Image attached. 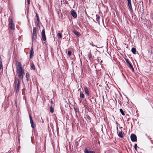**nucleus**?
Returning <instances> with one entry per match:
<instances>
[{"label":"nucleus","instance_id":"f257e3e1","mask_svg":"<svg viewBox=\"0 0 153 153\" xmlns=\"http://www.w3.org/2000/svg\"><path fill=\"white\" fill-rule=\"evenodd\" d=\"M20 82L19 79L16 78H15L14 83V88L15 89L16 93H18L19 92L20 88Z\"/></svg>","mask_w":153,"mask_h":153},{"label":"nucleus","instance_id":"f03ea898","mask_svg":"<svg viewBox=\"0 0 153 153\" xmlns=\"http://www.w3.org/2000/svg\"><path fill=\"white\" fill-rule=\"evenodd\" d=\"M33 34L32 36V41H36V39L37 38L36 27H33Z\"/></svg>","mask_w":153,"mask_h":153},{"label":"nucleus","instance_id":"7ed1b4c3","mask_svg":"<svg viewBox=\"0 0 153 153\" xmlns=\"http://www.w3.org/2000/svg\"><path fill=\"white\" fill-rule=\"evenodd\" d=\"M29 116L31 127L32 128L34 129L36 127V124L33 121L32 117L30 113L29 114Z\"/></svg>","mask_w":153,"mask_h":153},{"label":"nucleus","instance_id":"20e7f679","mask_svg":"<svg viewBox=\"0 0 153 153\" xmlns=\"http://www.w3.org/2000/svg\"><path fill=\"white\" fill-rule=\"evenodd\" d=\"M9 27L12 30H14L15 28V25H14L13 21V19H10V21H9Z\"/></svg>","mask_w":153,"mask_h":153},{"label":"nucleus","instance_id":"39448f33","mask_svg":"<svg viewBox=\"0 0 153 153\" xmlns=\"http://www.w3.org/2000/svg\"><path fill=\"white\" fill-rule=\"evenodd\" d=\"M131 139L132 141L136 142L137 141V137L136 135L134 134H132L130 136Z\"/></svg>","mask_w":153,"mask_h":153},{"label":"nucleus","instance_id":"423d86ee","mask_svg":"<svg viewBox=\"0 0 153 153\" xmlns=\"http://www.w3.org/2000/svg\"><path fill=\"white\" fill-rule=\"evenodd\" d=\"M42 35L43 40L44 41H45L46 40V38L45 33V30L44 28H43V29L42 30Z\"/></svg>","mask_w":153,"mask_h":153},{"label":"nucleus","instance_id":"0eeeda50","mask_svg":"<svg viewBox=\"0 0 153 153\" xmlns=\"http://www.w3.org/2000/svg\"><path fill=\"white\" fill-rule=\"evenodd\" d=\"M128 2V7L130 10L131 12H133V9L132 7L131 0H126Z\"/></svg>","mask_w":153,"mask_h":153},{"label":"nucleus","instance_id":"6e6552de","mask_svg":"<svg viewBox=\"0 0 153 153\" xmlns=\"http://www.w3.org/2000/svg\"><path fill=\"white\" fill-rule=\"evenodd\" d=\"M16 63L17 64V65H16L17 70L23 69L22 68L21 64V63L20 62H19L18 61H17V62H16Z\"/></svg>","mask_w":153,"mask_h":153},{"label":"nucleus","instance_id":"1a4fd4ad","mask_svg":"<svg viewBox=\"0 0 153 153\" xmlns=\"http://www.w3.org/2000/svg\"><path fill=\"white\" fill-rule=\"evenodd\" d=\"M84 90L86 94V96L88 97V98H90V95L89 94L88 88L87 87H85L84 88Z\"/></svg>","mask_w":153,"mask_h":153},{"label":"nucleus","instance_id":"9d476101","mask_svg":"<svg viewBox=\"0 0 153 153\" xmlns=\"http://www.w3.org/2000/svg\"><path fill=\"white\" fill-rule=\"evenodd\" d=\"M71 15L74 18H76L77 17V15L75 11L74 10H72L71 11Z\"/></svg>","mask_w":153,"mask_h":153},{"label":"nucleus","instance_id":"9b49d317","mask_svg":"<svg viewBox=\"0 0 153 153\" xmlns=\"http://www.w3.org/2000/svg\"><path fill=\"white\" fill-rule=\"evenodd\" d=\"M84 152L85 153H95L94 151L88 150L86 148L85 149Z\"/></svg>","mask_w":153,"mask_h":153},{"label":"nucleus","instance_id":"f8f14e48","mask_svg":"<svg viewBox=\"0 0 153 153\" xmlns=\"http://www.w3.org/2000/svg\"><path fill=\"white\" fill-rule=\"evenodd\" d=\"M34 54V51L32 47H31L30 54V58L31 59L32 58Z\"/></svg>","mask_w":153,"mask_h":153},{"label":"nucleus","instance_id":"ddd939ff","mask_svg":"<svg viewBox=\"0 0 153 153\" xmlns=\"http://www.w3.org/2000/svg\"><path fill=\"white\" fill-rule=\"evenodd\" d=\"M36 19L37 21V26L38 27H40V26L39 23V22L40 21L39 16L38 14H37V13L36 12Z\"/></svg>","mask_w":153,"mask_h":153},{"label":"nucleus","instance_id":"4468645a","mask_svg":"<svg viewBox=\"0 0 153 153\" xmlns=\"http://www.w3.org/2000/svg\"><path fill=\"white\" fill-rule=\"evenodd\" d=\"M143 7V3L142 1H141L139 2V4L138 6V8L139 9V8H140V9L141 8V7Z\"/></svg>","mask_w":153,"mask_h":153},{"label":"nucleus","instance_id":"2eb2a0df","mask_svg":"<svg viewBox=\"0 0 153 153\" xmlns=\"http://www.w3.org/2000/svg\"><path fill=\"white\" fill-rule=\"evenodd\" d=\"M74 106L73 107L74 111L76 113V115H77V113L78 112H79V109L78 108L76 107L75 106V105H74Z\"/></svg>","mask_w":153,"mask_h":153},{"label":"nucleus","instance_id":"dca6fc26","mask_svg":"<svg viewBox=\"0 0 153 153\" xmlns=\"http://www.w3.org/2000/svg\"><path fill=\"white\" fill-rule=\"evenodd\" d=\"M16 72L18 74L24 73L23 69L17 70Z\"/></svg>","mask_w":153,"mask_h":153},{"label":"nucleus","instance_id":"f3484780","mask_svg":"<svg viewBox=\"0 0 153 153\" xmlns=\"http://www.w3.org/2000/svg\"><path fill=\"white\" fill-rule=\"evenodd\" d=\"M131 51L132 53L134 54H136V49L134 48H131Z\"/></svg>","mask_w":153,"mask_h":153},{"label":"nucleus","instance_id":"a211bd4d","mask_svg":"<svg viewBox=\"0 0 153 153\" xmlns=\"http://www.w3.org/2000/svg\"><path fill=\"white\" fill-rule=\"evenodd\" d=\"M96 20L97 21V22L100 24V21L99 19H100V16L98 14L96 15Z\"/></svg>","mask_w":153,"mask_h":153},{"label":"nucleus","instance_id":"6ab92c4d","mask_svg":"<svg viewBox=\"0 0 153 153\" xmlns=\"http://www.w3.org/2000/svg\"><path fill=\"white\" fill-rule=\"evenodd\" d=\"M3 68L2 62L1 59V56L0 55V69H1Z\"/></svg>","mask_w":153,"mask_h":153},{"label":"nucleus","instance_id":"aec40b11","mask_svg":"<svg viewBox=\"0 0 153 153\" xmlns=\"http://www.w3.org/2000/svg\"><path fill=\"white\" fill-rule=\"evenodd\" d=\"M118 133V135L119 137H121V138L123 137V131H121V132H119V133Z\"/></svg>","mask_w":153,"mask_h":153},{"label":"nucleus","instance_id":"412c9836","mask_svg":"<svg viewBox=\"0 0 153 153\" xmlns=\"http://www.w3.org/2000/svg\"><path fill=\"white\" fill-rule=\"evenodd\" d=\"M127 65L133 71H134V68L132 66V65L130 63L129 64H128Z\"/></svg>","mask_w":153,"mask_h":153},{"label":"nucleus","instance_id":"4be33fe9","mask_svg":"<svg viewBox=\"0 0 153 153\" xmlns=\"http://www.w3.org/2000/svg\"><path fill=\"white\" fill-rule=\"evenodd\" d=\"M127 65L133 71H134V68L132 66V65L130 63L129 64H128Z\"/></svg>","mask_w":153,"mask_h":153},{"label":"nucleus","instance_id":"5701e85b","mask_svg":"<svg viewBox=\"0 0 153 153\" xmlns=\"http://www.w3.org/2000/svg\"><path fill=\"white\" fill-rule=\"evenodd\" d=\"M24 73H20L18 74V76L21 79H22L23 77V74Z\"/></svg>","mask_w":153,"mask_h":153},{"label":"nucleus","instance_id":"b1692460","mask_svg":"<svg viewBox=\"0 0 153 153\" xmlns=\"http://www.w3.org/2000/svg\"><path fill=\"white\" fill-rule=\"evenodd\" d=\"M73 32L77 36H80V34L76 30L74 31Z\"/></svg>","mask_w":153,"mask_h":153},{"label":"nucleus","instance_id":"393cba45","mask_svg":"<svg viewBox=\"0 0 153 153\" xmlns=\"http://www.w3.org/2000/svg\"><path fill=\"white\" fill-rule=\"evenodd\" d=\"M88 57L89 58V59L90 60H91L92 58V55L91 52V50L90 51V52L88 53Z\"/></svg>","mask_w":153,"mask_h":153},{"label":"nucleus","instance_id":"a878e982","mask_svg":"<svg viewBox=\"0 0 153 153\" xmlns=\"http://www.w3.org/2000/svg\"><path fill=\"white\" fill-rule=\"evenodd\" d=\"M57 36H58V39H61L62 37V34L60 33H58Z\"/></svg>","mask_w":153,"mask_h":153},{"label":"nucleus","instance_id":"bb28decb","mask_svg":"<svg viewBox=\"0 0 153 153\" xmlns=\"http://www.w3.org/2000/svg\"><path fill=\"white\" fill-rule=\"evenodd\" d=\"M120 112L121 113V114L123 115L124 116L125 115V113L123 111L122 109L120 108Z\"/></svg>","mask_w":153,"mask_h":153},{"label":"nucleus","instance_id":"cd10ccee","mask_svg":"<svg viewBox=\"0 0 153 153\" xmlns=\"http://www.w3.org/2000/svg\"><path fill=\"white\" fill-rule=\"evenodd\" d=\"M26 77L27 79L28 80L30 78L29 74L27 72L26 74Z\"/></svg>","mask_w":153,"mask_h":153},{"label":"nucleus","instance_id":"c85d7f7f","mask_svg":"<svg viewBox=\"0 0 153 153\" xmlns=\"http://www.w3.org/2000/svg\"><path fill=\"white\" fill-rule=\"evenodd\" d=\"M80 97L81 98H83L85 97V95L84 94L81 93H80Z\"/></svg>","mask_w":153,"mask_h":153},{"label":"nucleus","instance_id":"c756f323","mask_svg":"<svg viewBox=\"0 0 153 153\" xmlns=\"http://www.w3.org/2000/svg\"><path fill=\"white\" fill-rule=\"evenodd\" d=\"M50 112H51V113H53L54 112V109L52 106L50 107Z\"/></svg>","mask_w":153,"mask_h":153},{"label":"nucleus","instance_id":"7c9ffc66","mask_svg":"<svg viewBox=\"0 0 153 153\" xmlns=\"http://www.w3.org/2000/svg\"><path fill=\"white\" fill-rule=\"evenodd\" d=\"M72 53L71 51L70 50H68V54L69 56H70L71 55Z\"/></svg>","mask_w":153,"mask_h":153},{"label":"nucleus","instance_id":"2f4dec72","mask_svg":"<svg viewBox=\"0 0 153 153\" xmlns=\"http://www.w3.org/2000/svg\"><path fill=\"white\" fill-rule=\"evenodd\" d=\"M31 68L33 70H35V65H34L33 63H32L31 64Z\"/></svg>","mask_w":153,"mask_h":153},{"label":"nucleus","instance_id":"473e14b6","mask_svg":"<svg viewBox=\"0 0 153 153\" xmlns=\"http://www.w3.org/2000/svg\"><path fill=\"white\" fill-rule=\"evenodd\" d=\"M137 144L136 143L135 144H134V148L135 151H137Z\"/></svg>","mask_w":153,"mask_h":153},{"label":"nucleus","instance_id":"72a5a7b5","mask_svg":"<svg viewBox=\"0 0 153 153\" xmlns=\"http://www.w3.org/2000/svg\"><path fill=\"white\" fill-rule=\"evenodd\" d=\"M125 61H126V62L127 63V65L128 64H129L130 63L129 62V61L127 59H126V58H125Z\"/></svg>","mask_w":153,"mask_h":153},{"label":"nucleus","instance_id":"f704fd0d","mask_svg":"<svg viewBox=\"0 0 153 153\" xmlns=\"http://www.w3.org/2000/svg\"><path fill=\"white\" fill-rule=\"evenodd\" d=\"M147 137H148V139L150 140V141L153 144V143L152 142V140H151V138L149 136H147Z\"/></svg>","mask_w":153,"mask_h":153},{"label":"nucleus","instance_id":"c9c22d12","mask_svg":"<svg viewBox=\"0 0 153 153\" xmlns=\"http://www.w3.org/2000/svg\"><path fill=\"white\" fill-rule=\"evenodd\" d=\"M27 3L28 5H29L30 4V0H27Z\"/></svg>","mask_w":153,"mask_h":153},{"label":"nucleus","instance_id":"e433bc0d","mask_svg":"<svg viewBox=\"0 0 153 153\" xmlns=\"http://www.w3.org/2000/svg\"><path fill=\"white\" fill-rule=\"evenodd\" d=\"M51 103H52V104H53V103H54V102H53V101H52V100H51Z\"/></svg>","mask_w":153,"mask_h":153},{"label":"nucleus","instance_id":"4c0bfd02","mask_svg":"<svg viewBox=\"0 0 153 153\" xmlns=\"http://www.w3.org/2000/svg\"><path fill=\"white\" fill-rule=\"evenodd\" d=\"M121 131H122L121 129V130H118V132H119H119H121Z\"/></svg>","mask_w":153,"mask_h":153},{"label":"nucleus","instance_id":"58836bf2","mask_svg":"<svg viewBox=\"0 0 153 153\" xmlns=\"http://www.w3.org/2000/svg\"><path fill=\"white\" fill-rule=\"evenodd\" d=\"M102 61H101L100 62V65H101V64H102Z\"/></svg>","mask_w":153,"mask_h":153},{"label":"nucleus","instance_id":"ea45409f","mask_svg":"<svg viewBox=\"0 0 153 153\" xmlns=\"http://www.w3.org/2000/svg\"><path fill=\"white\" fill-rule=\"evenodd\" d=\"M97 59H98V61H99V60H100V59H99V57H97Z\"/></svg>","mask_w":153,"mask_h":153},{"label":"nucleus","instance_id":"a19ab883","mask_svg":"<svg viewBox=\"0 0 153 153\" xmlns=\"http://www.w3.org/2000/svg\"><path fill=\"white\" fill-rule=\"evenodd\" d=\"M123 128V127H120V130H121V129H122V128Z\"/></svg>","mask_w":153,"mask_h":153},{"label":"nucleus","instance_id":"79ce46f5","mask_svg":"<svg viewBox=\"0 0 153 153\" xmlns=\"http://www.w3.org/2000/svg\"><path fill=\"white\" fill-rule=\"evenodd\" d=\"M117 133H118V127H117Z\"/></svg>","mask_w":153,"mask_h":153},{"label":"nucleus","instance_id":"37998d69","mask_svg":"<svg viewBox=\"0 0 153 153\" xmlns=\"http://www.w3.org/2000/svg\"><path fill=\"white\" fill-rule=\"evenodd\" d=\"M145 135H146V136L147 137V136H148V135H147V134H145Z\"/></svg>","mask_w":153,"mask_h":153},{"label":"nucleus","instance_id":"c03bdc74","mask_svg":"<svg viewBox=\"0 0 153 153\" xmlns=\"http://www.w3.org/2000/svg\"><path fill=\"white\" fill-rule=\"evenodd\" d=\"M92 46H95V45H93V44H92Z\"/></svg>","mask_w":153,"mask_h":153},{"label":"nucleus","instance_id":"a18cd8bd","mask_svg":"<svg viewBox=\"0 0 153 153\" xmlns=\"http://www.w3.org/2000/svg\"><path fill=\"white\" fill-rule=\"evenodd\" d=\"M94 101H95V102H96V98H94Z\"/></svg>","mask_w":153,"mask_h":153},{"label":"nucleus","instance_id":"49530a36","mask_svg":"<svg viewBox=\"0 0 153 153\" xmlns=\"http://www.w3.org/2000/svg\"><path fill=\"white\" fill-rule=\"evenodd\" d=\"M98 143H99V144H100V141H98Z\"/></svg>","mask_w":153,"mask_h":153},{"label":"nucleus","instance_id":"de8ad7c7","mask_svg":"<svg viewBox=\"0 0 153 153\" xmlns=\"http://www.w3.org/2000/svg\"><path fill=\"white\" fill-rule=\"evenodd\" d=\"M76 143H78V142H76Z\"/></svg>","mask_w":153,"mask_h":153},{"label":"nucleus","instance_id":"09e8293b","mask_svg":"<svg viewBox=\"0 0 153 153\" xmlns=\"http://www.w3.org/2000/svg\"><path fill=\"white\" fill-rule=\"evenodd\" d=\"M42 121H43V122H44V120H42Z\"/></svg>","mask_w":153,"mask_h":153},{"label":"nucleus","instance_id":"8fccbe9b","mask_svg":"<svg viewBox=\"0 0 153 153\" xmlns=\"http://www.w3.org/2000/svg\"><path fill=\"white\" fill-rule=\"evenodd\" d=\"M42 121H43V122H44V120H42Z\"/></svg>","mask_w":153,"mask_h":153},{"label":"nucleus","instance_id":"3c124183","mask_svg":"<svg viewBox=\"0 0 153 153\" xmlns=\"http://www.w3.org/2000/svg\"><path fill=\"white\" fill-rule=\"evenodd\" d=\"M135 1H136V0H135Z\"/></svg>","mask_w":153,"mask_h":153}]
</instances>
